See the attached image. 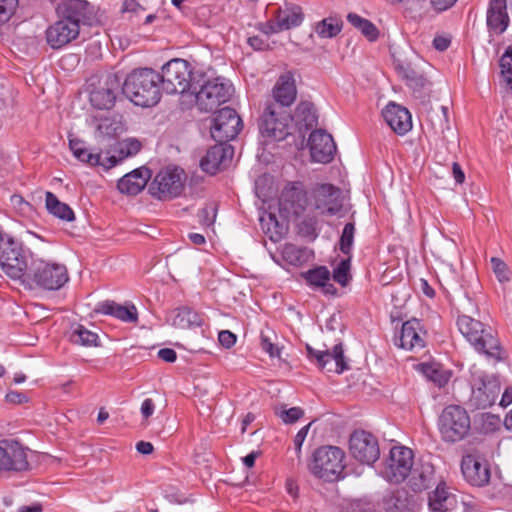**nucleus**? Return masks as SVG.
<instances>
[{"mask_svg": "<svg viewBox=\"0 0 512 512\" xmlns=\"http://www.w3.org/2000/svg\"><path fill=\"white\" fill-rule=\"evenodd\" d=\"M160 74L151 68L132 71L122 84V93L135 105L151 107L161 99Z\"/></svg>", "mask_w": 512, "mask_h": 512, "instance_id": "nucleus-1", "label": "nucleus"}, {"mask_svg": "<svg viewBox=\"0 0 512 512\" xmlns=\"http://www.w3.org/2000/svg\"><path fill=\"white\" fill-rule=\"evenodd\" d=\"M457 326L460 333L477 352L496 361L505 359V351L492 327L465 314L458 316Z\"/></svg>", "mask_w": 512, "mask_h": 512, "instance_id": "nucleus-2", "label": "nucleus"}, {"mask_svg": "<svg viewBox=\"0 0 512 512\" xmlns=\"http://www.w3.org/2000/svg\"><path fill=\"white\" fill-rule=\"evenodd\" d=\"M68 279V272L64 265L32 258L22 283L30 288L58 290L65 285Z\"/></svg>", "mask_w": 512, "mask_h": 512, "instance_id": "nucleus-3", "label": "nucleus"}, {"mask_svg": "<svg viewBox=\"0 0 512 512\" xmlns=\"http://www.w3.org/2000/svg\"><path fill=\"white\" fill-rule=\"evenodd\" d=\"M345 453L337 446H321L312 455L308 467L310 472L325 482H333L341 476L345 464Z\"/></svg>", "mask_w": 512, "mask_h": 512, "instance_id": "nucleus-4", "label": "nucleus"}, {"mask_svg": "<svg viewBox=\"0 0 512 512\" xmlns=\"http://www.w3.org/2000/svg\"><path fill=\"white\" fill-rule=\"evenodd\" d=\"M160 82L168 94L191 92L198 85L189 62L184 59H173L166 63L162 67Z\"/></svg>", "mask_w": 512, "mask_h": 512, "instance_id": "nucleus-5", "label": "nucleus"}, {"mask_svg": "<svg viewBox=\"0 0 512 512\" xmlns=\"http://www.w3.org/2000/svg\"><path fill=\"white\" fill-rule=\"evenodd\" d=\"M471 430L468 412L459 405L445 407L439 417V431L443 441L456 443L465 439Z\"/></svg>", "mask_w": 512, "mask_h": 512, "instance_id": "nucleus-6", "label": "nucleus"}, {"mask_svg": "<svg viewBox=\"0 0 512 512\" xmlns=\"http://www.w3.org/2000/svg\"><path fill=\"white\" fill-rule=\"evenodd\" d=\"M201 78L196 80L198 82L197 89L191 91V94L195 95L196 105L200 111H213L230 99V84L219 77L205 80L202 75Z\"/></svg>", "mask_w": 512, "mask_h": 512, "instance_id": "nucleus-7", "label": "nucleus"}, {"mask_svg": "<svg viewBox=\"0 0 512 512\" xmlns=\"http://www.w3.org/2000/svg\"><path fill=\"white\" fill-rule=\"evenodd\" d=\"M34 258L29 250L12 237H6V241L0 248V267L10 278L23 280L31 259Z\"/></svg>", "mask_w": 512, "mask_h": 512, "instance_id": "nucleus-8", "label": "nucleus"}, {"mask_svg": "<svg viewBox=\"0 0 512 512\" xmlns=\"http://www.w3.org/2000/svg\"><path fill=\"white\" fill-rule=\"evenodd\" d=\"M186 175L183 169L167 167L160 170L149 185V193L158 200L178 197L183 189Z\"/></svg>", "mask_w": 512, "mask_h": 512, "instance_id": "nucleus-9", "label": "nucleus"}, {"mask_svg": "<svg viewBox=\"0 0 512 512\" xmlns=\"http://www.w3.org/2000/svg\"><path fill=\"white\" fill-rule=\"evenodd\" d=\"M292 121L291 111L266 105L259 119V130L262 137L269 141H282L290 134Z\"/></svg>", "mask_w": 512, "mask_h": 512, "instance_id": "nucleus-10", "label": "nucleus"}, {"mask_svg": "<svg viewBox=\"0 0 512 512\" xmlns=\"http://www.w3.org/2000/svg\"><path fill=\"white\" fill-rule=\"evenodd\" d=\"M472 394L470 402L477 409H485L492 406L501 391L500 381L496 375H489L483 371L472 372Z\"/></svg>", "mask_w": 512, "mask_h": 512, "instance_id": "nucleus-11", "label": "nucleus"}, {"mask_svg": "<svg viewBox=\"0 0 512 512\" xmlns=\"http://www.w3.org/2000/svg\"><path fill=\"white\" fill-rule=\"evenodd\" d=\"M413 457L410 448L404 446L392 447L383 470L385 478L396 484L403 482L413 469Z\"/></svg>", "mask_w": 512, "mask_h": 512, "instance_id": "nucleus-12", "label": "nucleus"}, {"mask_svg": "<svg viewBox=\"0 0 512 512\" xmlns=\"http://www.w3.org/2000/svg\"><path fill=\"white\" fill-rule=\"evenodd\" d=\"M349 451L354 459L367 465L376 462L380 456L377 438L365 430H355L350 435Z\"/></svg>", "mask_w": 512, "mask_h": 512, "instance_id": "nucleus-13", "label": "nucleus"}, {"mask_svg": "<svg viewBox=\"0 0 512 512\" xmlns=\"http://www.w3.org/2000/svg\"><path fill=\"white\" fill-rule=\"evenodd\" d=\"M242 120L236 110L230 107L220 109L210 127L211 137L216 142L228 143L240 132Z\"/></svg>", "mask_w": 512, "mask_h": 512, "instance_id": "nucleus-14", "label": "nucleus"}, {"mask_svg": "<svg viewBox=\"0 0 512 512\" xmlns=\"http://www.w3.org/2000/svg\"><path fill=\"white\" fill-rule=\"evenodd\" d=\"M29 469L28 449L11 439L0 441V473L22 472Z\"/></svg>", "mask_w": 512, "mask_h": 512, "instance_id": "nucleus-15", "label": "nucleus"}, {"mask_svg": "<svg viewBox=\"0 0 512 512\" xmlns=\"http://www.w3.org/2000/svg\"><path fill=\"white\" fill-rule=\"evenodd\" d=\"M122 89L121 79L116 74H107L89 94L91 105L98 110L114 107L117 95Z\"/></svg>", "mask_w": 512, "mask_h": 512, "instance_id": "nucleus-16", "label": "nucleus"}, {"mask_svg": "<svg viewBox=\"0 0 512 512\" xmlns=\"http://www.w3.org/2000/svg\"><path fill=\"white\" fill-rule=\"evenodd\" d=\"M306 350L310 361L315 363L321 370L341 374L349 369L342 343L336 344L331 351L317 350L309 345H306Z\"/></svg>", "mask_w": 512, "mask_h": 512, "instance_id": "nucleus-17", "label": "nucleus"}, {"mask_svg": "<svg viewBox=\"0 0 512 512\" xmlns=\"http://www.w3.org/2000/svg\"><path fill=\"white\" fill-rule=\"evenodd\" d=\"M341 190L329 183L317 184L311 191L310 200L321 214L336 215L342 208Z\"/></svg>", "mask_w": 512, "mask_h": 512, "instance_id": "nucleus-18", "label": "nucleus"}, {"mask_svg": "<svg viewBox=\"0 0 512 512\" xmlns=\"http://www.w3.org/2000/svg\"><path fill=\"white\" fill-rule=\"evenodd\" d=\"M297 97V87L294 79V74L287 71L281 74L273 89L272 99L266 105L274 106L277 109L291 111L290 107L295 102Z\"/></svg>", "mask_w": 512, "mask_h": 512, "instance_id": "nucleus-19", "label": "nucleus"}, {"mask_svg": "<svg viewBox=\"0 0 512 512\" xmlns=\"http://www.w3.org/2000/svg\"><path fill=\"white\" fill-rule=\"evenodd\" d=\"M58 18L66 22L91 26L95 20L92 5L86 0H66L57 7Z\"/></svg>", "mask_w": 512, "mask_h": 512, "instance_id": "nucleus-20", "label": "nucleus"}, {"mask_svg": "<svg viewBox=\"0 0 512 512\" xmlns=\"http://www.w3.org/2000/svg\"><path fill=\"white\" fill-rule=\"evenodd\" d=\"M233 155L234 149L230 144L217 142L207 150L206 155L200 161V167L203 171L214 175L228 166Z\"/></svg>", "mask_w": 512, "mask_h": 512, "instance_id": "nucleus-21", "label": "nucleus"}, {"mask_svg": "<svg viewBox=\"0 0 512 512\" xmlns=\"http://www.w3.org/2000/svg\"><path fill=\"white\" fill-rule=\"evenodd\" d=\"M425 336L421 322L413 318L402 324L400 334L395 338V345L408 351H419L426 345Z\"/></svg>", "mask_w": 512, "mask_h": 512, "instance_id": "nucleus-22", "label": "nucleus"}, {"mask_svg": "<svg viewBox=\"0 0 512 512\" xmlns=\"http://www.w3.org/2000/svg\"><path fill=\"white\" fill-rule=\"evenodd\" d=\"M310 154L315 162L329 163L336 152L333 137L324 130H315L309 137Z\"/></svg>", "mask_w": 512, "mask_h": 512, "instance_id": "nucleus-23", "label": "nucleus"}, {"mask_svg": "<svg viewBox=\"0 0 512 512\" xmlns=\"http://www.w3.org/2000/svg\"><path fill=\"white\" fill-rule=\"evenodd\" d=\"M462 473L468 483L482 487L489 483L491 471L486 460L474 455H467L462 460Z\"/></svg>", "mask_w": 512, "mask_h": 512, "instance_id": "nucleus-24", "label": "nucleus"}, {"mask_svg": "<svg viewBox=\"0 0 512 512\" xmlns=\"http://www.w3.org/2000/svg\"><path fill=\"white\" fill-rule=\"evenodd\" d=\"M79 27L73 22H66L59 18L46 30V40L52 49H60L79 35Z\"/></svg>", "mask_w": 512, "mask_h": 512, "instance_id": "nucleus-25", "label": "nucleus"}, {"mask_svg": "<svg viewBox=\"0 0 512 512\" xmlns=\"http://www.w3.org/2000/svg\"><path fill=\"white\" fill-rule=\"evenodd\" d=\"M510 23L506 0H489L486 24L490 34H503Z\"/></svg>", "mask_w": 512, "mask_h": 512, "instance_id": "nucleus-26", "label": "nucleus"}, {"mask_svg": "<svg viewBox=\"0 0 512 512\" xmlns=\"http://www.w3.org/2000/svg\"><path fill=\"white\" fill-rule=\"evenodd\" d=\"M389 127L398 135H404L412 128L411 114L405 107L390 102L382 111Z\"/></svg>", "mask_w": 512, "mask_h": 512, "instance_id": "nucleus-27", "label": "nucleus"}, {"mask_svg": "<svg viewBox=\"0 0 512 512\" xmlns=\"http://www.w3.org/2000/svg\"><path fill=\"white\" fill-rule=\"evenodd\" d=\"M280 203L285 210L298 216L305 210L307 194L299 182L288 184L282 191Z\"/></svg>", "mask_w": 512, "mask_h": 512, "instance_id": "nucleus-28", "label": "nucleus"}, {"mask_svg": "<svg viewBox=\"0 0 512 512\" xmlns=\"http://www.w3.org/2000/svg\"><path fill=\"white\" fill-rule=\"evenodd\" d=\"M151 178V171L146 167L137 168L124 175L117 183V188L122 194L137 195Z\"/></svg>", "mask_w": 512, "mask_h": 512, "instance_id": "nucleus-29", "label": "nucleus"}, {"mask_svg": "<svg viewBox=\"0 0 512 512\" xmlns=\"http://www.w3.org/2000/svg\"><path fill=\"white\" fill-rule=\"evenodd\" d=\"M410 474L409 485L414 492H421L436 484L435 468L430 462L420 463Z\"/></svg>", "mask_w": 512, "mask_h": 512, "instance_id": "nucleus-30", "label": "nucleus"}, {"mask_svg": "<svg viewBox=\"0 0 512 512\" xmlns=\"http://www.w3.org/2000/svg\"><path fill=\"white\" fill-rule=\"evenodd\" d=\"M94 311L98 314L114 316L115 318L128 323L137 322L138 319L137 309L134 305L128 307L110 300L99 302Z\"/></svg>", "mask_w": 512, "mask_h": 512, "instance_id": "nucleus-31", "label": "nucleus"}, {"mask_svg": "<svg viewBox=\"0 0 512 512\" xmlns=\"http://www.w3.org/2000/svg\"><path fill=\"white\" fill-rule=\"evenodd\" d=\"M306 282L314 287H319L325 295H337V288L330 282L331 273L325 266H317L302 273Z\"/></svg>", "mask_w": 512, "mask_h": 512, "instance_id": "nucleus-32", "label": "nucleus"}, {"mask_svg": "<svg viewBox=\"0 0 512 512\" xmlns=\"http://www.w3.org/2000/svg\"><path fill=\"white\" fill-rule=\"evenodd\" d=\"M303 21L301 8L294 6L291 8L278 9L275 15V24L270 25V32H280L299 26Z\"/></svg>", "mask_w": 512, "mask_h": 512, "instance_id": "nucleus-33", "label": "nucleus"}, {"mask_svg": "<svg viewBox=\"0 0 512 512\" xmlns=\"http://www.w3.org/2000/svg\"><path fill=\"white\" fill-rule=\"evenodd\" d=\"M428 504L433 512H450L456 508L457 501L455 495L447 491L445 483H439L429 496Z\"/></svg>", "mask_w": 512, "mask_h": 512, "instance_id": "nucleus-34", "label": "nucleus"}, {"mask_svg": "<svg viewBox=\"0 0 512 512\" xmlns=\"http://www.w3.org/2000/svg\"><path fill=\"white\" fill-rule=\"evenodd\" d=\"M172 325L181 329L200 327L203 324V318L189 307H180L173 310L170 314Z\"/></svg>", "mask_w": 512, "mask_h": 512, "instance_id": "nucleus-35", "label": "nucleus"}, {"mask_svg": "<svg viewBox=\"0 0 512 512\" xmlns=\"http://www.w3.org/2000/svg\"><path fill=\"white\" fill-rule=\"evenodd\" d=\"M74 156L81 162L91 166H102L105 170H109L117 165L116 155L106 154L105 157L101 153H91L87 148L81 150L76 149Z\"/></svg>", "mask_w": 512, "mask_h": 512, "instance_id": "nucleus-36", "label": "nucleus"}, {"mask_svg": "<svg viewBox=\"0 0 512 512\" xmlns=\"http://www.w3.org/2000/svg\"><path fill=\"white\" fill-rule=\"evenodd\" d=\"M382 506L385 512L413 511V505L404 491H396L384 496Z\"/></svg>", "mask_w": 512, "mask_h": 512, "instance_id": "nucleus-37", "label": "nucleus"}, {"mask_svg": "<svg viewBox=\"0 0 512 512\" xmlns=\"http://www.w3.org/2000/svg\"><path fill=\"white\" fill-rule=\"evenodd\" d=\"M418 369L428 380L435 383L438 387L445 386L451 377V372L444 369L441 364L436 362L420 363L418 364Z\"/></svg>", "mask_w": 512, "mask_h": 512, "instance_id": "nucleus-38", "label": "nucleus"}, {"mask_svg": "<svg viewBox=\"0 0 512 512\" xmlns=\"http://www.w3.org/2000/svg\"><path fill=\"white\" fill-rule=\"evenodd\" d=\"M45 205L50 214L61 220L70 222L75 219L74 212L70 206L64 202H61L52 192H46Z\"/></svg>", "mask_w": 512, "mask_h": 512, "instance_id": "nucleus-39", "label": "nucleus"}, {"mask_svg": "<svg viewBox=\"0 0 512 512\" xmlns=\"http://www.w3.org/2000/svg\"><path fill=\"white\" fill-rule=\"evenodd\" d=\"M294 119L307 130L316 126L318 116L314 104L310 101H301L295 109Z\"/></svg>", "mask_w": 512, "mask_h": 512, "instance_id": "nucleus-40", "label": "nucleus"}, {"mask_svg": "<svg viewBox=\"0 0 512 512\" xmlns=\"http://www.w3.org/2000/svg\"><path fill=\"white\" fill-rule=\"evenodd\" d=\"M427 120L430 122L435 134H439L444 137L445 131L450 130L448 108L446 106H441L438 110L431 109L427 113Z\"/></svg>", "mask_w": 512, "mask_h": 512, "instance_id": "nucleus-41", "label": "nucleus"}, {"mask_svg": "<svg viewBox=\"0 0 512 512\" xmlns=\"http://www.w3.org/2000/svg\"><path fill=\"white\" fill-rule=\"evenodd\" d=\"M347 20L352 26L360 30L369 41L377 40L379 30L370 20L362 18L355 13H349L347 15Z\"/></svg>", "mask_w": 512, "mask_h": 512, "instance_id": "nucleus-42", "label": "nucleus"}, {"mask_svg": "<svg viewBox=\"0 0 512 512\" xmlns=\"http://www.w3.org/2000/svg\"><path fill=\"white\" fill-rule=\"evenodd\" d=\"M69 339L72 343L82 346H97L98 335L81 324H77L71 331Z\"/></svg>", "mask_w": 512, "mask_h": 512, "instance_id": "nucleus-43", "label": "nucleus"}, {"mask_svg": "<svg viewBox=\"0 0 512 512\" xmlns=\"http://www.w3.org/2000/svg\"><path fill=\"white\" fill-rule=\"evenodd\" d=\"M96 129L102 137L107 138L117 137L124 130L122 122L111 117L101 119Z\"/></svg>", "mask_w": 512, "mask_h": 512, "instance_id": "nucleus-44", "label": "nucleus"}, {"mask_svg": "<svg viewBox=\"0 0 512 512\" xmlns=\"http://www.w3.org/2000/svg\"><path fill=\"white\" fill-rule=\"evenodd\" d=\"M283 257L291 265H301L308 258V251L306 248L298 247L294 244H286L283 248Z\"/></svg>", "mask_w": 512, "mask_h": 512, "instance_id": "nucleus-45", "label": "nucleus"}, {"mask_svg": "<svg viewBox=\"0 0 512 512\" xmlns=\"http://www.w3.org/2000/svg\"><path fill=\"white\" fill-rule=\"evenodd\" d=\"M333 279L345 287L351 280L350 259H343L333 271Z\"/></svg>", "mask_w": 512, "mask_h": 512, "instance_id": "nucleus-46", "label": "nucleus"}, {"mask_svg": "<svg viewBox=\"0 0 512 512\" xmlns=\"http://www.w3.org/2000/svg\"><path fill=\"white\" fill-rule=\"evenodd\" d=\"M501 74L512 90V47H509L500 58Z\"/></svg>", "mask_w": 512, "mask_h": 512, "instance_id": "nucleus-47", "label": "nucleus"}, {"mask_svg": "<svg viewBox=\"0 0 512 512\" xmlns=\"http://www.w3.org/2000/svg\"><path fill=\"white\" fill-rule=\"evenodd\" d=\"M491 266L492 270L498 279L499 282L505 283L509 282L511 279V272L507 264L502 261L500 258L492 257L491 258Z\"/></svg>", "mask_w": 512, "mask_h": 512, "instance_id": "nucleus-48", "label": "nucleus"}, {"mask_svg": "<svg viewBox=\"0 0 512 512\" xmlns=\"http://www.w3.org/2000/svg\"><path fill=\"white\" fill-rule=\"evenodd\" d=\"M355 225L352 222L345 224L340 237V250L344 254H349L354 240Z\"/></svg>", "mask_w": 512, "mask_h": 512, "instance_id": "nucleus-49", "label": "nucleus"}, {"mask_svg": "<svg viewBox=\"0 0 512 512\" xmlns=\"http://www.w3.org/2000/svg\"><path fill=\"white\" fill-rule=\"evenodd\" d=\"M341 27L338 23H333L331 19H324L318 23L316 32L320 37L332 38L340 33Z\"/></svg>", "mask_w": 512, "mask_h": 512, "instance_id": "nucleus-50", "label": "nucleus"}, {"mask_svg": "<svg viewBox=\"0 0 512 512\" xmlns=\"http://www.w3.org/2000/svg\"><path fill=\"white\" fill-rule=\"evenodd\" d=\"M274 335V332L271 330L267 331H261L260 333V343L262 349L267 352L271 357H279L280 356V349L275 347L272 342V336Z\"/></svg>", "mask_w": 512, "mask_h": 512, "instance_id": "nucleus-51", "label": "nucleus"}, {"mask_svg": "<svg viewBox=\"0 0 512 512\" xmlns=\"http://www.w3.org/2000/svg\"><path fill=\"white\" fill-rule=\"evenodd\" d=\"M18 0H0V26L8 22L16 11Z\"/></svg>", "mask_w": 512, "mask_h": 512, "instance_id": "nucleus-52", "label": "nucleus"}, {"mask_svg": "<svg viewBox=\"0 0 512 512\" xmlns=\"http://www.w3.org/2000/svg\"><path fill=\"white\" fill-rule=\"evenodd\" d=\"M217 205L216 203H209L199 210L198 217L201 224L210 226L214 223L216 218Z\"/></svg>", "mask_w": 512, "mask_h": 512, "instance_id": "nucleus-53", "label": "nucleus"}, {"mask_svg": "<svg viewBox=\"0 0 512 512\" xmlns=\"http://www.w3.org/2000/svg\"><path fill=\"white\" fill-rule=\"evenodd\" d=\"M299 233L304 237L316 238V221L313 218L302 220L299 225Z\"/></svg>", "mask_w": 512, "mask_h": 512, "instance_id": "nucleus-54", "label": "nucleus"}, {"mask_svg": "<svg viewBox=\"0 0 512 512\" xmlns=\"http://www.w3.org/2000/svg\"><path fill=\"white\" fill-rule=\"evenodd\" d=\"M304 415V411L299 407H292L283 410L280 414L281 419L286 424H291L299 420Z\"/></svg>", "mask_w": 512, "mask_h": 512, "instance_id": "nucleus-55", "label": "nucleus"}, {"mask_svg": "<svg viewBox=\"0 0 512 512\" xmlns=\"http://www.w3.org/2000/svg\"><path fill=\"white\" fill-rule=\"evenodd\" d=\"M404 77L409 81V85L411 86L421 88L425 85L426 79L409 67L404 70Z\"/></svg>", "mask_w": 512, "mask_h": 512, "instance_id": "nucleus-56", "label": "nucleus"}, {"mask_svg": "<svg viewBox=\"0 0 512 512\" xmlns=\"http://www.w3.org/2000/svg\"><path fill=\"white\" fill-rule=\"evenodd\" d=\"M219 343L225 348H231L236 342V335L228 330H223L218 335Z\"/></svg>", "mask_w": 512, "mask_h": 512, "instance_id": "nucleus-57", "label": "nucleus"}, {"mask_svg": "<svg viewBox=\"0 0 512 512\" xmlns=\"http://www.w3.org/2000/svg\"><path fill=\"white\" fill-rule=\"evenodd\" d=\"M122 147L127 148L126 155H136L141 150V143L137 139L129 138L122 141Z\"/></svg>", "mask_w": 512, "mask_h": 512, "instance_id": "nucleus-58", "label": "nucleus"}, {"mask_svg": "<svg viewBox=\"0 0 512 512\" xmlns=\"http://www.w3.org/2000/svg\"><path fill=\"white\" fill-rule=\"evenodd\" d=\"M312 423H309L308 425L302 427L298 433L296 434L295 438H294V446H295V450L297 452V454L300 453L301 451V447H302V444L308 434V431H309V428L311 426Z\"/></svg>", "mask_w": 512, "mask_h": 512, "instance_id": "nucleus-59", "label": "nucleus"}, {"mask_svg": "<svg viewBox=\"0 0 512 512\" xmlns=\"http://www.w3.org/2000/svg\"><path fill=\"white\" fill-rule=\"evenodd\" d=\"M5 399L7 402L13 403V404H22L24 402H27V396L21 392L17 391H10L6 394Z\"/></svg>", "mask_w": 512, "mask_h": 512, "instance_id": "nucleus-60", "label": "nucleus"}, {"mask_svg": "<svg viewBox=\"0 0 512 512\" xmlns=\"http://www.w3.org/2000/svg\"><path fill=\"white\" fill-rule=\"evenodd\" d=\"M158 357L165 362L173 363L177 359V354L171 348H162L158 351Z\"/></svg>", "mask_w": 512, "mask_h": 512, "instance_id": "nucleus-61", "label": "nucleus"}, {"mask_svg": "<svg viewBox=\"0 0 512 512\" xmlns=\"http://www.w3.org/2000/svg\"><path fill=\"white\" fill-rule=\"evenodd\" d=\"M248 44L254 50H265L269 47L267 40L262 39L259 36H252L248 38Z\"/></svg>", "mask_w": 512, "mask_h": 512, "instance_id": "nucleus-62", "label": "nucleus"}, {"mask_svg": "<svg viewBox=\"0 0 512 512\" xmlns=\"http://www.w3.org/2000/svg\"><path fill=\"white\" fill-rule=\"evenodd\" d=\"M154 402L152 399L147 398L143 401L141 405V413L145 419H148L154 412Z\"/></svg>", "mask_w": 512, "mask_h": 512, "instance_id": "nucleus-63", "label": "nucleus"}, {"mask_svg": "<svg viewBox=\"0 0 512 512\" xmlns=\"http://www.w3.org/2000/svg\"><path fill=\"white\" fill-rule=\"evenodd\" d=\"M450 45V40L446 37L438 36L433 40V46L438 51H445Z\"/></svg>", "mask_w": 512, "mask_h": 512, "instance_id": "nucleus-64", "label": "nucleus"}]
</instances>
